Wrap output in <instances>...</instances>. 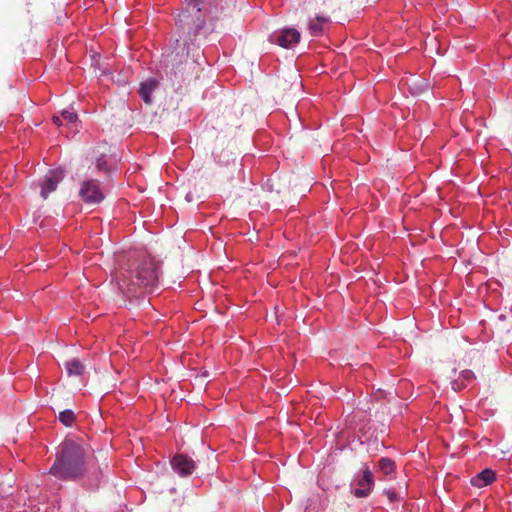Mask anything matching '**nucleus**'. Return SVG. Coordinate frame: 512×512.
Masks as SVG:
<instances>
[{
    "label": "nucleus",
    "mask_w": 512,
    "mask_h": 512,
    "mask_svg": "<svg viewBox=\"0 0 512 512\" xmlns=\"http://www.w3.org/2000/svg\"><path fill=\"white\" fill-rule=\"evenodd\" d=\"M90 449L71 439L65 440L49 472L59 479H76L83 476Z\"/></svg>",
    "instance_id": "nucleus-2"
},
{
    "label": "nucleus",
    "mask_w": 512,
    "mask_h": 512,
    "mask_svg": "<svg viewBox=\"0 0 512 512\" xmlns=\"http://www.w3.org/2000/svg\"><path fill=\"white\" fill-rule=\"evenodd\" d=\"M66 370L68 375L79 376L84 372V365L78 359H71L66 362Z\"/></svg>",
    "instance_id": "nucleus-11"
},
{
    "label": "nucleus",
    "mask_w": 512,
    "mask_h": 512,
    "mask_svg": "<svg viewBox=\"0 0 512 512\" xmlns=\"http://www.w3.org/2000/svg\"><path fill=\"white\" fill-rule=\"evenodd\" d=\"M379 468L384 474L389 475L394 471V462L389 458H381Z\"/></svg>",
    "instance_id": "nucleus-13"
},
{
    "label": "nucleus",
    "mask_w": 512,
    "mask_h": 512,
    "mask_svg": "<svg viewBox=\"0 0 512 512\" xmlns=\"http://www.w3.org/2000/svg\"><path fill=\"white\" fill-rule=\"evenodd\" d=\"M357 486L358 487L353 491L355 497L364 498L369 496L374 486V476L368 467L363 470L362 476L357 479Z\"/></svg>",
    "instance_id": "nucleus-5"
},
{
    "label": "nucleus",
    "mask_w": 512,
    "mask_h": 512,
    "mask_svg": "<svg viewBox=\"0 0 512 512\" xmlns=\"http://www.w3.org/2000/svg\"><path fill=\"white\" fill-rule=\"evenodd\" d=\"M59 421L66 427L72 426L75 421V414L72 410L66 409L59 413Z\"/></svg>",
    "instance_id": "nucleus-12"
},
{
    "label": "nucleus",
    "mask_w": 512,
    "mask_h": 512,
    "mask_svg": "<svg viewBox=\"0 0 512 512\" xmlns=\"http://www.w3.org/2000/svg\"><path fill=\"white\" fill-rule=\"evenodd\" d=\"M158 84V81L153 78H150L145 82L141 83L139 88V94L145 103H151V94L158 87Z\"/></svg>",
    "instance_id": "nucleus-9"
},
{
    "label": "nucleus",
    "mask_w": 512,
    "mask_h": 512,
    "mask_svg": "<svg viewBox=\"0 0 512 512\" xmlns=\"http://www.w3.org/2000/svg\"><path fill=\"white\" fill-rule=\"evenodd\" d=\"M460 377L461 379H463L464 381L470 383L474 378H475V375H474V372L471 371V370H463L461 373H460Z\"/></svg>",
    "instance_id": "nucleus-16"
},
{
    "label": "nucleus",
    "mask_w": 512,
    "mask_h": 512,
    "mask_svg": "<svg viewBox=\"0 0 512 512\" xmlns=\"http://www.w3.org/2000/svg\"><path fill=\"white\" fill-rule=\"evenodd\" d=\"M79 195L85 203L90 204L100 203L104 198L97 180L84 181L81 185Z\"/></svg>",
    "instance_id": "nucleus-3"
},
{
    "label": "nucleus",
    "mask_w": 512,
    "mask_h": 512,
    "mask_svg": "<svg viewBox=\"0 0 512 512\" xmlns=\"http://www.w3.org/2000/svg\"><path fill=\"white\" fill-rule=\"evenodd\" d=\"M328 22V19L322 16H318L309 22L310 33L314 36L321 35L324 31V25Z\"/></svg>",
    "instance_id": "nucleus-10"
},
{
    "label": "nucleus",
    "mask_w": 512,
    "mask_h": 512,
    "mask_svg": "<svg viewBox=\"0 0 512 512\" xmlns=\"http://www.w3.org/2000/svg\"><path fill=\"white\" fill-rule=\"evenodd\" d=\"M464 386H465V384H461V386H458L457 382H455V383L453 384V389H454V390L461 389V388H463Z\"/></svg>",
    "instance_id": "nucleus-21"
},
{
    "label": "nucleus",
    "mask_w": 512,
    "mask_h": 512,
    "mask_svg": "<svg viewBox=\"0 0 512 512\" xmlns=\"http://www.w3.org/2000/svg\"><path fill=\"white\" fill-rule=\"evenodd\" d=\"M190 15L182 13L178 16L176 22L182 30L186 29V25L189 24Z\"/></svg>",
    "instance_id": "nucleus-14"
},
{
    "label": "nucleus",
    "mask_w": 512,
    "mask_h": 512,
    "mask_svg": "<svg viewBox=\"0 0 512 512\" xmlns=\"http://www.w3.org/2000/svg\"><path fill=\"white\" fill-rule=\"evenodd\" d=\"M276 39L272 40L283 48H290L300 40V33L294 28H286L280 31L276 36Z\"/></svg>",
    "instance_id": "nucleus-7"
},
{
    "label": "nucleus",
    "mask_w": 512,
    "mask_h": 512,
    "mask_svg": "<svg viewBox=\"0 0 512 512\" xmlns=\"http://www.w3.org/2000/svg\"><path fill=\"white\" fill-rule=\"evenodd\" d=\"M193 9H195L197 12H200L201 8H200V6H199V1H198V0H196V3H195V5L193 6Z\"/></svg>",
    "instance_id": "nucleus-20"
},
{
    "label": "nucleus",
    "mask_w": 512,
    "mask_h": 512,
    "mask_svg": "<svg viewBox=\"0 0 512 512\" xmlns=\"http://www.w3.org/2000/svg\"><path fill=\"white\" fill-rule=\"evenodd\" d=\"M119 289L135 295L139 291L152 292L158 285V266L153 258L144 254H132L116 273Z\"/></svg>",
    "instance_id": "nucleus-1"
},
{
    "label": "nucleus",
    "mask_w": 512,
    "mask_h": 512,
    "mask_svg": "<svg viewBox=\"0 0 512 512\" xmlns=\"http://www.w3.org/2000/svg\"><path fill=\"white\" fill-rule=\"evenodd\" d=\"M385 493L390 501H394L396 499L395 492L389 490V491H386Z\"/></svg>",
    "instance_id": "nucleus-18"
},
{
    "label": "nucleus",
    "mask_w": 512,
    "mask_h": 512,
    "mask_svg": "<svg viewBox=\"0 0 512 512\" xmlns=\"http://www.w3.org/2000/svg\"><path fill=\"white\" fill-rule=\"evenodd\" d=\"M52 120H53V123L56 124L57 126H60L62 124L61 118L59 116H53Z\"/></svg>",
    "instance_id": "nucleus-19"
},
{
    "label": "nucleus",
    "mask_w": 512,
    "mask_h": 512,
    "mask_svg": "<svg viewBox=\"0 0 512 512\" xmlns=\"http://www.w3.org/2000/svg\"><path fill=\"white\" fill-rule=\"evenodd\" d=\"M64 178V171L62 169L50 170L44 177L41 188V196L46 199L48 195L57 189L58 184Z\"/></svg>",
    "instance_id": "nucleus-4"
},
{
    "label": "nucleus",
    "mask_w": 512,
    "mask_h": 512,
    "mask_svg": "<svg viewBox=\"0 0 512 512\" xmlns=\"http://www.w3.org/2000/svg\"><path fill=\"white\" fill-rule=\"evenodd\" d=\"M495 480V472L492 469H484L471 478V484L474 487L482 488L490 485Z\"/></svg>",
    "instance_id": "nucleus-8"
},
{
    "label": "nucleus",
    "mask_w": 512,
    "mask_h": 512,
    "mask_svg": "<svg viewBox=\"0 0 512 512\" xmlns=\"http://www.w3.org/2000/svg\"><path fill=\"white\" fill-rule=\"evenodd\" d=\"M62 117L69 123H74L77 120V114L74 111L63 110Z\"/></svg>",
    "instance_id": "nucleus-15"
},
{
    "label": "nucleus",
    "mask_w": 512,
    "mask_h": 512,
    "mask_svg": "<svg viewBox=\"0 0 512 512\" xmlns=\"http://www.w3.org/2000/svg\"><path fill=\"white\" fill-rule=\"evenodd\" d=\"M96 166H97V168H98L99 170H105V161H104V160H102V158H99V159L97 160V164H96Z\"/></svg>",
    "instance_id": "nucleus-17"
},
{
    "label": "nucleus",
    "mask_w": 512,
    "mask_h": 512,
    "mask_svg": "<svg viewBox=\"0 0 512 512\" xmlns=\"http://www.w3.org/2000/svg\"><path fill=\"white\" fill-rule=\"evenodd\" d=\"M172 467L180 476H188L195 470V462L188 456L178 454L172 459Z\"/></svg>",
    "instance_id": "nucleus-6"
}]
</instances>
